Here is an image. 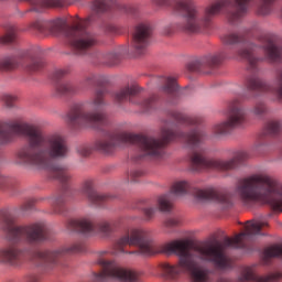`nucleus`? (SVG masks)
<instances>
[{
  "instance_id": "1",
  "label": "nucleus",
  "mask_w": 282,
  "mask_h": 282,
  "mask_svg": "<svg viewBox=\"0 0 282 282\" xmlns=\"http://www.w3.org/2000/svg\"><path fill=\"white\" fill-rule=\"evenodd\" d=\"M268 228V221L249 220L245 227V231L238 234L235 238H225L223 245L219 242H203L191 248L186 240H173L162 246H156L149 238V231L142 228H131L124 232L113 245L111 254H124V246H134L137 251L129 254H142L151 257V254H176L178 262L171 264L164 262L159 265V270L163 279L167 281H177L182 274H188L192 282H208V270H206L200 261L213 263L216 270H230L232 261L224 252V248L246 249L248 243L253 241L257 235H261V229ZM200 260V261H199Z\"/></svg>"
},
{
  "instance_id": "2",
  "label": "nucleus",
  "mask_w": 282,
  "mask_h": 282,
  "mask_svg": "<svg viewBox=\"0 0 282 282\" xmlns=\"http://www.w3.org/2000/svg\"><path fill=\"white\" fill-rule=\"evenodd\" d=\"M167 116L170 120L165 121V124L162 127L159 139L121 131V145L137 144L142 156L162 158L164 155V147L169 142L182 140L192 150L189 162L194 173H202V171H207V169H214L215 171H237V169H240V166H243L250 160V154L246 151L236 152L229 160L207 159L204 155L205 150L203 147L204 140L207 138L206 131L199 128H195L188 133L173 130L175 122L189 127L198 124L199 121L177 110H171Z\"/></svg>"
},
{
  "instance_id": "3",
  "label": "nucleus",
  "mask_w": 282,
  "mask_h": 282,
  "mask_svg": "<svg viewBox=\"0 0 282 282\" xmlns=\"http://www.w3.org/2000/svg\"><path fill=\"white\" fill-rule=\"evenodd\" d=\"M17 138H24L26 145L17 151L15 158L23 166L48 169L50 177L57 180L67 191L72 174L63 165H50L54 160H65L69 147L65 137L54 133L44 135L34 127L19 121H0V147L12 144Z\"/></svg>"
},
{
  "instance_id": "4",
  "label": "nucleus",
  "mask_w": 282,
  "mask_h": 282,
  "mask_svg": "<svg viewBox=\"0 0 282 282\" xmlns=\"http://www.w3.org/2000/svg\"><path fill=\"white\" fill-rule=\"evenodd\" d=\"M236 194L245 206L270 204L273 210L282 213V184L265 173L253 174L238 181Z\"/></svg>"
},
{
  "instance_id": "5",
  "label": "nucleus",
  "mask_w": 282,
  "mask_h": 282,
  "mask_svg": "<svg viewBox=\"0 0 282 282\" xmlns=\"http://www.w3.org/2000/svg\"><path fill=\"white\" fill-rule=\"evenodd\" d=\"M105 94V88H99L95 91L93 99L75 104L68 113L70 127L74 129H96L100 124H107V115L100 112L102 107L107 105Z\"/></svg>"
},
{
  "instance_id": "6",
  "label": "nucleus",
  "mask_w": 282,
  "mask_h": 282,
  "mask_svg": "<svg viewBox=\"0 0 282 282\" xmlns=\"http://www.w3.org/2000/svg\"><path fill=\"white\" fill-rule=\"evenodd\" d=\"M0 228L2 232L7 235V239H9V241H14L15 243L19 241L40 243V241H45L50 234L45 223L40 221L28 226H17L9 216L2 218Z\"/></svg>"
},
{
  "instance_id": "7",
  "label": "nucleus",
  "mask_w": 282,
  "mask_h": 282,
  "mask_svg": "<svg viewBox=\"0 0 282 282\" xmlns=\"http://www.w3.org/2000/svg\"><path fill=\"white\" fill-rule=\"evenodd\" d=\"M89 20H77L65 29L66 41L77 56H85L91 47L98 45V35L87 29Z\"/></svg>"
},
{
  "instance_id": "8",
  "label": "nucleus",
  "mask_w": 282,
  "mask_h": 282,
  "mask_svg": "<svg viewBox=\"0 0 282 282\" xmlns=\"http://www.w3.org/2000/svg\"><path fill=\"white\" fill-rule=\"evenodd\" d=\"M188 193H192L198 202H215L220 204L223 208L232 206V196L216 188L193 189L191 183L186 181H177L171 187V195H174V197H184Z\"/></svg>"
},
{
  "instance_id": "9",
  "label": "nucleus",
  "mask_w": 282,
  "mask_h": 282,
  "mask_svg": "<svg viewBox=\"0 0 282 282\" xmlns=\"http://www.w3.org/2000/svg\"><path fill=\"white\" fill-rule=\"evenodd\" d=\"M227 120L215 123L212 128L214 135H228L232 129H243L248 123L246 109L238 99H232L227 104L225 110Z\"/></svg>"
},
{
  "instance_id": "10",
  "label": "nucleus",
  "mask_w": 282,
  "mask_h": 282,
  "mask_svg": "<svg viewBox=\"0 0 282 282\" xmlns=\"http://www.w3.org/2000/svg\"><path fill=\"white\" fill-rule=\"evenodd\" d=\"M85 250V245L82 242H75L68 247H63L56 250H44L33 252L31 256V261L39 268L44 270H52L55 265L58 264V260L65 254H78Z\"/></svg>"
},
{
  "instance_id": "11",
  "label": "nucleus",
  "mask_w": 282,
  "mask_h": 282,
  "mask_svg": "<svg viewBox=\"0 0 282 282\" xmlns=\"http://www.w3.org/2000/svg\"><path fill=\"white\" fill-rule=\"evenodd\" d=\"M117 228L118 223L116 221H102L95 226L87 218L70 220L67 224V230L70 232H80L82 235H96V232H100L104 237H109V235L116 232Z\"/></svg>"
},
{
  "instance_id": "12",
  "label": "nucleus",
  "mask_w": 282,
  "mask_h": 282,
  "mask_svg": "<svg viewBox=\"0 0 282 282\" xmlns=\"http://www.w3.org/2000/svg\"><path fill=\"white\" fill-rule=\"evenodd\" d=\"M139 93L140 89L137 85L124 86L123 88L113 93L115 102H117V105H120L122 102H127L128 100L130 105H137V107H140L142 111L148 113V111H151V109L155 107V97H150L141 100L139 98H135Z\"/></svg>"
},
{
  "instance_id": "13",
  "label": "nucleus",
  "mask_w": 282,
  "mask_h": 282,
  "mask_svg": "<svg viewBox=\"0 0 282 282\" xmlns=\"http://www.w3.org/2000/svg\"><path fill=\"white\" fill-rule=\"evenodd\" d=\"M258 41L264 53V59L269 63H281L282 47L279 45V37L272 33H262Z\"/></svg>"
},
{
  "instance_id": "14",
  "label": "nucleus",
  "mask_w": 282,
  "mask_h": 282,
  "mask_svg": "<svg viewBox=\"0 0 282 282\" xmlns=\"http://www.w3.org/2000/svg\"><path fill=\"white\" fill-rule=\"evenodd\" d=\"M0 263L11 268H20L25 263V252L12 243L0 247Z\"/></svg>"
},
{
  "instance_id": "15",
  "label": "nucleus",
  "mask_w": 282,
  "mask_h": 282,
  "mask_svg": "<svg viewBox=\"0 0 282 282\" xmlns=\"http://www.w3.org/2000/svg\"><path fill=\"white\" fill-rule=\"evenodd\" d=\"M226 58V53H217L215 55H207L200 59H196L188 64L187 69L189 72H198L199 74H213V70L221 65V62Z\"/></svg>"
},
{
  "instance_id": "16",
  "label": "nucleus",
  "mask_w": 282,
  "mask_h": 282,
  "mask_svg": "<svg viewBox=\"0 0 282 282\" xmlns=\"http://www.w3.org/2000/svg\"><path fill=\"white\" fill-rule=\"evenodd\" d=\"M152 34L153 28L149 22L140 23L135 28L132 39V47L135 50L137 54H144V51L149 47V44L151 43Z\"/></svg>"
},
{
  "instance_id": "17",
  "label": "nucleus",
  "mask_w": 282,
  "mask_h": 282,
  "mask_svg": "<svg viewBox=\"0 0 282 282\" xmlns=\"http://www.w3.org/2000/svg\"><path fill=\"white\" fill-rule=\"evenodd\" d=\"M282 279L281 273H271L267 276H259L252 272V270L247 269L237 280L230 278H219L217 282H279Z\"/></svg>"
},
{
  "instance_id": "18",
  "label": "nucleus",
  "mask_w": 282,
  "mask_h": 282,
  "mask_svg": "<svg viewBox=\"0 0 282 282\" xmlns=\"http://www.w3.org/2000/svg\"><path fill=\"white\" fill-rule=\"evenodd\" d=\"M82 193L88 199L93 206H102L106 202H109V195L100 194L94 188V180H86L82 184Z\"/></svg>"
},
{
  "instance_id": "19",
  "label": "nucleus",
  "mask_w": 282,
  "mask_h": 282,
  "mask_svg": "<svg viewBox=\"0 0 282 282\" xmlns=\"http://www.w3.org/2000/svg\"><path fill=\"white\" fill-rule=\"evenodd\" d=\"M245 87L247 91H250L253 98H257V96H261V94H267V91H270V85H268L265 80L261 79L259 75H251L247 77L245 82Z\"/></svg>"
},
{
  "instance_id": "20",
  "label": "nucleus",
  "mask_w": 282,
  "mask_h": 282,
  "mask_svg": "<svg viewBox=\"0 0 282 282\" xmlns=\"http://www.w3.org/2000/svg\"><path fill=\"white\" fill-rule=\"evenodd\" d=\"M259 50V46L254 43H245L243 47L238 51V56L240 58H243L249 63L250 69H257V65L259 64V61H263V58H258L254 56V53Z\"/></svg>"
},
{
  "instance_id": "21",
  "label": "nucleus",
  "mask_w": 282,
  "mask_h": 282,
  "mask_svg": "<svg viewBox=\"0 0 282 282\" xmlns=\"http://www.w3.org/2000/svg\"><path fill=\"white\" fill-rule=\"evenodd\" d=\"M23 55H6L0 57V72H14L19 69Z\"/></svg>"
},
{
  "instance_id": "22",
  "label": "nucleus",
  "mask_w": 282,
  "mask_h": 282,
  "mask_svg": "<svg viewBox=\"0 0 282 282\" xmlns=\"http://www.w3.org/2000/svg\"><path fill=\"white\" fill-rule=\"evenodd\" d=\"M57 96H76L80 94V84L74 82H61L55 86Z\"/></svg>"
},
{
  "instance_id": "23",
  "label": "nucleus",
  "mask_w": 282,
  "mask_h": 282,
  "mask_svg": "<svg viewBox=\"0 0 282 282\" xmlns=\"http://www.w3.org/2000/svg\"><path fill=\"white\" fill-rule=\"evenodd\" d=\"M34 12H43V8H63L65 0H33Z\"/></svg>"
},
{
  "instance_id": "24",
  "label": "nucleus",
  "mask_w": 282,
  "mask_h": 282,
  "mask_svg": "<svg viewBox=\"0 0 282 282\" xmlns=\"http://www.w3.org/2000/svg\"><path fill=\"white\" fill-rule=\"evenodd\" d=\"M113 0H95L91 10L93 12H97V14H100L102 12H109L115 6Z\"/></svg>"
},
{
  "instance_id": "25",
  "label": "nucleus",
  "mask_w": 282,
  "mask_h": 282,
  "mask_svg": "<svg viewBox=\"0 0 282 282\" xmlns=\"http://www.w3.org/2000/svg\"><path fill=\"white\" fill-rule=\"evenodd\" d=\"M65 194H59L51 197V206L54 215H61L65 210Z\"/></svg>"
},
{
  "instance_id": "26",
  "label": "nucleus",
  "mask_w": 282,
  "mask_h": 282,
  "mask_svg": "<svg viewBox=\"0 0 282 282\" xmlns=\"http://www.w3.org/2000/svg\"><path fill=\"white\" fill-rule=\"evenodd\" d=\"M282 133V122L279 120H271L267 122L263 129V134L264 135H280Z\"/></svg>"
},
{
  "instance_id": "27",
  "label": "nucleus",
  "mask_w": 282,
  "mask_h": 282,
  "mask_svg": "<svg viewBox=\"0 0 282 282\" xmlns=\"http://www.w3.org/2000/svg\"><path fill=\"white\" fill-rule=\"evenodd\" d=\"M6 34L0 36V45H8V43H14L17 41V28L14 25H8Z\"/></svg>"
},
{
  "instance_id": "28",
  "label": "nucleus",
  "mask_w": 282,
  "mask_h": 282,
  "mask_svg": "<svg viewBox=\"0 0 282 282\" xmlns=\"http://www.w3.org/2000/svg\"><path fill=\"white\" fill-rule=\"evenodd\" d=\"M162 83H164L162 87V91L164 94H170L171 96L177 93V82L172 77H162Z\"/></svg>"
},
{
  "instance_id": "29",
  "label": "nucleus",
  "mask_w": 282,
  "mask_h": 282,
  "mask_svg": "<svg viewBox=\"0 0 282 282\" xmlns=\"http://www.w3.org/2000/svg\"><path fill=\"white\" fill-rule=\"evenodd\" d=\"M158 206L161 213H171L173 208V203L171 200V194H164L159 196L158 198Z\"/></svg>"
},
{
  "instance_id": "30",
  "label": "nucleus",
  "mask_w": 282,
  "mask_h": 282,
  "mask_svg": "<svg viewBox=\"0 0 282 282\" xmlns=\"http://www.w3.org/2000/svg\"><path fill=\"white\" fill-rule=\"evenodd\" d=\"M243 36L237 33H226L221 36V42L225 45H237L238 43H243Z\"/></svg>"
},
{
  "instance_id": "31",
  "label": "nucleus",
  "mask_w": 282,
  "mask_h": 282,
  "mask_svg": "<svg viewBox=\"0 0 282 282\" xmlns=\"http://www.w3.org/2000/svg\"><path fill=\"white\" fill-rule=\"evenodd\" d=\"M282 259V245H274L264 250V259Z\"/></svg>"
},
{
  "instance_id": "32",
  "label": "nucleus",
  "mask_w": 282,
  "mask_h": 282,
  "mask_svg": "<svg viewBox=\"0 0 282 282\" xmlns=\"http://www.w3.org/2000/svg\"><path fill=\"white\" fill-rule=\"evenodd\" d=\"M276 3V0H261V4L258 8V14L261 17H268L272 12V6Z\"/></svg>"
},
{
  "instance_id": "33",
  "label": "nucleus",
  "mask_w": 282,
  "mask_h": 282,
  "mask_svg": "<svg viewBox=\"0 0 282 282\" xmlns=\"http://www.w3.org/2000/svg\"><path fill=\"white\" fill-rule=\"evenodd\" d=\"M251 113H253V116L257 118H263V116L268 113V106L263 101H258L251 109Z\"/></svg>"
},
{
  "instance_id": "34",
  "label": "nucleus",
  "mask_w": 282,
  "mask_h": 282,
  "mask_svg": "<svg viewBox=\"0 0 282 282\" xmlns=\"http://www.w3.org/2000/svg\"><path fill=\"white\" fill-rule=\"evenodd\" d=\"M273 93L278 98L282 99V68L276 70L275 74V87L273 88Z\"/></svg>"
},
{
  "instance_id": "35",
  "label": "nucleus",
  "mask_w": 282,
  "mask_h": 282,
  "mask_svg": "<svg viewBox=\"0 0 282 282\" xmlns=\"http://www.w3.org/2000/svg\"><path fill=\"white\" fill-rule=\"evenodd\" d=\"M85 85H88L90 87H96V86H100L102 85V76L100 75H88L85 80H84Z\"/></svg>"
},
{
  "instance_id": "36",
  "label": "nucleus",
  "mask_w": 282,
  "mask_h": 282,
  "mask_svg": "<svg viewBox=\"0 0 282 282\" xmlns=\"http://www.w3.org/2000/svg\"><path fill=\"white\" fill-rule=\"evenodd\" d=\"M1 101L8 109H13L14 102H17V97L10 95V94H3L1 96Z\"/></svg>"
},
{
  "instance_id": "37",
  "label": "nucleus",
  "mask_w": 282,
  "mask_h": 282,
  "mask_svg": "<svg viewBox=\"0 0 282 282\" xmlns=\"http://www.w3.org/2000/svg\"><path fill=\"white\" fill-rule=\"evenodd\" d=\"M43 67V59H33L29 65H25V72H39Z\"/></svg>"
},
{
  "instance_id": "38",
  "label": "nucleus",
  "mask_w": 282,
  "mask_h": 282,
  "mask_svg": "<svg viewBox=\"0 0 282 282\" xmlns=\"http://www.w3.org/2000/svg\"><path fill=\"white\" fill-rule=\"evenodd\" d=\"M45 22L37 20L31 24V28L32 30H36V32H40L41 34H45Z\"/></svg>"
},
{
  "instance_id": "39",
  "label": "nucleus",
  "mask_w": 282,
  "mask_h": 282,
  "mask_svg": "<svg viewBox=\"0 0 282 282\" xmlns=\"http://www.w3.org/2000/svg\"><path fill=\"white\" fill-rule=\"evenodd\" d=\"M39 202V199L36 198H30L28 199L22 206H21V210L23 213H28V210H32V208H34V204H36Z\"/></svg>"
},
{
  "instance_id": "40",
  "label": "nucleus",
  "mask_w": 282,
  "mask_h": 282,
  "mask_svg": "<svg viewBox=\"0 0 282 282\" xmlns=\"http://www.w3.org/2000/svg\"><path fill=\"white\" fill-rule=\"evenodd\" d=\"M127 14H130V17H138L140 14V7L135 4H131L124 8Z\"/></svg>"
},
{
  "instance_id": "41",
  "label": "nucleus",
  "mask_w": 282,
  "mask_h": 282,
  "mask_svg": "<svg viewBox=\"0 0 282 282\" xmlns=\"http://www.w3.org/2000/svg\"><path fill=\"white\" fill-rule=\"evenodd\" d=\"M77 153H79V155H83V158H87V155L91 153V148L87 145H79L77 148Z\"/></svg>"
},
{
  "instance_id": "42",
  "label": "nucleus",
  "mask_w": 282,
  "mask_h": 282,
  "mask_svg": "<svg viewBox=\"0 0 282 282\" xmlns=\"http://www.w3.org/2000/svg\"><path fill=\"white\" fill-rule=\"evenodd\" d=\"M158 212V208L155 207H145L143 209V215L147 217V219H153V215Z\"/></svg>"
},
{
  "instance_id": "43",
  "label": "nucleus",
  "mask_w": 282,
  "mask_h": 282,
  "mask_svg": "<svg viewBox=\"0 0 282 282\" xmlns=\"http://www.w3.org/2000/svg\"><path fill=\"white\" fill-rule=\"evenodd\" d=\"M165 228H177V226H180V219L177 218H169L165 223H164Z\"/></svg>"
},
{
  "instance_id": "44",
  "label": "nucleus",
  "mask_w": 282,
  "mask_h": 282,
  "mask_svg": "<svg viewBox=\"0 0 282 282\" xmlns=\"http://www.w3.org/2000/svg\"><path fill=\"white\" fill-rule=\"evenodd\" d=\"M155 6H159V8H169L171 6L172 0H153Z\"/></svg>"
},
{
  "instance_id": "45",
  "label": "nucleus",
  "mask_w": 282,
  "mask_h": 282,
  "mask_svg": "<svg viewBox=\"0 0 282 282\" xmlns=\"http://www.w3.org/2000/svg\"><path fill=\"white\" fill-rule=\"evenodd\" d=\"M26 282H41V276L39 274H30L26 276Z\"/></svg>"
},
{
  "instance_id": "46",
  "label": "nucleus",
  "mask_w": 282,
  "mask_h": 282,
  "mask_svg": "<svg viewBox=\"0 0 282 282\" xmlns=\"http://www.w3.org/2000/svg\"><path fill=\"white\" fill-rule=\"evenodd\" d=\"M64 76H67V70L58 69L55 72V78H57V80L63 78Z\"/></svg>"
},
{
  "instance_id": "47",
  "label": "nucleus",
  "mask_w": 282,
  "mask_h": 282,
  "mask_svg": "<svg viewBox=\"0 0 282 282\" xmlns=\"http://www.w3.org/2000/svg\"><path fill=\"white\" fill-rule=\"evenodd\" d=\"M122 54H127V51L113 53L110 55V57L113 58V61H118V58H120V56H122Z\"/></svg>"
},
{
  "instance_id": "48",
  "label": "nucleus",
  "mask_w": 282,
  "mask_h": 282,
  "mask_svg": "<svg viewBox=\"0 0 282 282\" xmlns=\"http://www.w3.org/2000/svg\"><path fill=\"white\" fill-rule=\"evenodd\" d=\"M56 28H57V30H61L62 28H63V25H65V20H63V19H57L56 21H55V24H54Z\"/></svg>"
},
{
  "instance_id": "49",
  "label": "nucleus",
  "mask_w": 282,
  "mask_h": 282,
  "mask_svg": "<svg viewBox=\"0 0 282 282\" xmlns=\"http://www.w3.org/2000/svg\"><path fill=\"white\" fill-rule=\"evenodd\" d=\"M130 175H131L132 180H135V177H141L142 171H140V170H134V171L131 172Z\"/></svg>"
},
{
  "instance_id": "50",
  "label": "nucleus",
  "mask_w": 282,
  "mask_h": 282,
  "mask_svg": "<svg viewBox=\"0 0 282 282\" xmlns=\"http://www.w3.org/2000/svg\"><path fill=\"white\" fill-rule=\"evenodd\" d=\"M6 184H8V178H6L3 175H0V188H6Z\"/></svg>"
},
{
  "instance_id": "51",
  "label": "nucleus",
  "mask_w": 282,
  "mask_h": 282,
  "mask_svg": "<svg viewBox=\"0 0 282 282\" xmlns=\"http://www.w3.org/2000/svg\"><path fill=\"white\" fill-rule=\"evenodd\" d=\"M259 147H261V145H256V151H259Z\"/></svg>"
}]
</instances>
